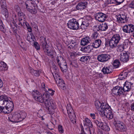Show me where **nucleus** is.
Masks as SVG:
<instances>
[{
  "mask_svg": "<svg viewBox=\"0 0 134 134\" xmlns=\"http://www.w3.org/2000/svg\"><path fill=\"white\" fill-rule=\"evenodd\" d=\"M26 116V113L25 112L19 111L10 115L8 117V119L12 122H18L24 119Z\"/></svg>",
  "mask_w": 134,
  "mask_h": 134,
  "instance_id": "1",
  "label": "nucleus"
},
{
  "mask_svg": "<svg viewBox=\"0 0 134 134\" xmlns=\"http://www.w3.org/2000/svg\"><path fill=\"white\" fill-rule=\"evenodd\" d=\"M83 125L86 134H92L94 132V129L91 121L88 118H85L83 120Z\"/></svg>",
  "mask_w": 134,
  "mask_h": 134,
  "instance_id": "2",
  "label": "nucleus"
},
{
  "mask_svg": "<svg viewBox=\"0 0 134 134\" xmlns=\"http://www.w3.org/2000/svg\"><path fill=\"white\" fill-rule=\"evenodd\" d=\"M43 104L44 106L48 110L49 114H54V110L56 108V107L52 101L48 99V97L46 98Z\"/></svg>",
  "mask_w": 134,
  "mask_h": 134,
  "instance_id": "3",
  "label": "nucleus"
},
{
  "mask_svg": "<svg viewBox=\"0 0 134 134\" xmlns=\"http://www.w3.org/2000/svg\"><path fill=\"white\" fill-rule=\"evenodd\" d=\"M56 60L62 71L66 72L67 70V64L64 58L61 56H57Z\"/></svg>",
  "mask_w": 134,
  "mask_h": 134,
  "instance_id": "4",
  "label": "nucleus"
},
{
  "mask_svg": "<svg viewBox=\"0 0 134 134\" xmlns=\"http://www.w3.org/2000/svg\"><path fill=\"white\" fill-rule=\"evenodd\" d=\"M95 105L97 109L98 110V112L100 115H104L103 113L102 112L104 111V110L106 108L109 107V105L106 104L105 103H103L102 102L97 100L95 102Z\"/></svg>",
  "mask_w": 134,
  "mask_h": 134,
  "instance_id": "5",
  "label": "nucleus"
},
{
  "mask_svg": "<svg viewBox=\"0 0 134 134\" xmlns=\"http://www.w3.org/2000/svg\"><path fill=\"white\" fill-rule=\"evenodd\" d=\"M40 45L42 46L44 52L47 53L48 55L52 57H53L55 52L53 51H49V47L47 44L46 38H44L41 41Z\"/></svg>",
  "mask_w": 134,
  "mask_h": 134,
  "instance_id": "6",
  "label": "nucleus"
},
{
  "mask_svg": "<svg viewBox=\"0 0 134 134\" xmlns=\"http://www.w3.org/2000/svg\"><path fill=\"white\" fill-rule=\"evenodd\" d=\"M121 37L119 34H116L113 35L109 41L110 47L113 48L116 47Z\"/></svg>",
  "mask_w": 134,
  "mask_h": 134,
  "instance_id": "7",
  "label": "nucleus"
},
{
  "mask_svg": "<svg viewBox=\"0 0 134 134\" xmlns=\"http://www.w3.org/2000/svg\"><path fill=\"white\" fill-rule=\"evenodd\" d=\"M25 5L27 10L32 14H36L37 10L35 7L37 5L34 1L32 0H28L25 3Z\"/></svg>",
  "mask_w": 134,
  "mask_h": 134,
  "instance_id": "8",
  "label": "nucleus"
},
{
  "mask_svg": "<svg viewBox=\"0 0 134 134\" xmlns=\"http://www.w3.org/2000/svg\"><path fill=\"white\" fill-rule=\"evenodd\" d=\"M7 100H5V109L6 111H4L6 113V114H8L12 111L14 108V105L13 102L10 101L9 99L10 98L7 96Z\"/></svg>",
  "mask_w": 134,
  "mask_h": 134,
  "instance_id": "9",
  "label": "nucleus"
},
{
  "mask_svg": "<svg viewBox=\"0 0 134 134\" xmlns=\"http://www.w3.org/2000/svg\"><path fill=\"white\" fill-rule=\"evenodd\" d=\"M66 108L70 120L73 124L76 123V117L74 111L70 104H67Z\"/></svg>",
  "mask_w": 134,
  "mask_h": 134,
  "instance_id": "10",
  "label": "nucleus"
},
{
  "mask_svg": "<svg viewBox=\"0 0 134 134\" xmlns=\"http://www.w3.org/2000/svg\"><path fill=\"white\" fill-rule=\"evenodd\" d=\"M67 26L69 28L74 30H77L79 27V23L74 18L68 21Z\"/></svg>",
  "mask_w": 134,
  "mask_h": 134,
  "instance_id": "11",
  "label": "nucleus"
},
{
  "mask_svg": "<svg viewBox=\"0 0 134 134\" xmlns=\"http://www.w3.org/2000/svg\"><path fill=\"white\" fill-rule=\"evenodd\" d=\"M113 123L116 129L118 131L121 132H124L126 131V129L123 122L120 121L114 120Z\"/></svg>",
  "mask_w": 134,
  "mask_h": 134,
  "instance_id": "12",
  "label": "nucleus"
},
{
  "mask_svg": "<svg viewBox=\"0 0 134 134\" xmlns=\"http://www.w3.org/2000/svg\"><path fill=\"white\" fill-rule=\"evenodd\" d=\"M107 108H105L104 110V111H103L102 113H103V116L100 115L101 116L103 117L106 116L109 120H110L112 119L113 118V115L112 112L111 111V108L109 106V107H108Z\"/></svg>",
  "mask_w": 134,
  "mask_h": 134,
  "instance_id": "13",
  "label": "nucleus"
},
{
  "mask_svg": "<svg viewBox=\"0 0 134 134\" xmlns=\"http://www.w3.org/2000/svg\"><path fill=\"white\" fill-rule=\"evenodd\" d=\"M107 17L106 14L102 12H99L96 14L95 18L99 21L103 22L105 20Z\"/></svg>",
  "mask_w": 134,
  "mask_h": 134,
  "instance_id": "14",
  "label": "nucleus"
},
{
  "mask_svg": "<svg viewBox=\"0 0 134 134\" xmlns=\"http://www.w3.org/2000/svg\"><path fill=\"white\" fill-rule=\"evenodd\" d=\"M110 57L107 54H102L97 56V59L98 61L101 62H104L110 59Z\"/></svg>",
  "mask_w": 134,
  "mask_h": 134,
  "instance_id": "15",
  "label": "nucleus"
},
{
  "mask_svg": "<svg viewBox=\"0 0 134 134\" xmlns=\"http://www.w3.org/2000/svg\"><path fill=\"white\" fill-rule=\"evenodd\" d=\"M124 32L130 33L134 31V25L132 24L125 25L122 27Z\"/></svg>",
  "mask_w": 134,
  "mask_h": 134,
  "instance_id": "16",
  "label": "nucleus"
},
{
  "mask_svg": "<svg viewBox=\"0 0 134 134\" xmlns=\"http://www.w3.org/2000/svg\"><path fill=\"white\" fill-rule=\"evenodd\" d=\"M112 92L116 96H122L123 95L124 93L122 88L118 86H116L113 88Z\"/></svg>",
  "mask_w": 134,
  "mask_h": 134,
  "instance_id": "17",
  "label": "nucleus"
},
{
  "mask_svg": "<svg viewBox=\"0 0 134 134\" xmlns=\"http://www.w3.org/2000/svg\"><path fill=\"white\" fill-rule=\"evenodd\" d=\"M130 54L129 53H127L126 52L121 53L119 55L120 61L124 63H126L129 60Z\"/></svg>",
  "mask_w": 134,
  "mask_h": 134,
  "instance_id": "18",
  "label": "nucleus"
},
{
  "mask_svg": "<svg viewBox=\"0 0 134 134\" xmlns=\"http://www.w3.org/2000/svg\"><path fill=\"white\" fill-rule=\"evenodd\" d=\"M133 86H134V84L133 83L131 82H125L122 88L124 92L130 91L132 87Z\"/></svg>",
  "mask_w": 134,
  "mask_h": 134,
  "instance_id": "19",
  "label": "nucleus"
},
{
  "mask_svg": "<svg viewBox=\"0 0 134 134\" xmlns=\"http://www.w3.org/2000/svg\"><path fill=\"white\" fill-rule=\"evenodd\" d=\"M87 2L86 1L80 2L76 5V9L78 10H81L84 9L87 7Z\"/></svg>",
  "mask_w": 134,
  "mask_h": 134,
  "instance_id": "20",
  "label": "nucleus"
},
{
  "mask_svg": "<svg viewBox=\"0 0 134 134\" xmlns=\"http://www.w3.org/2000/svg\"><path fill=\"white\" fill-rule=\"evenodd\" d=\"M47 97V96L46 93L42 95L41 94L35 99V100L41 103H43Z\"/></svg>",
  "mask_w": 134,
  "mask_h": 134,
  "instance_id": "21",
  "label": "nucleus"
},
{
  "mask_svg": "<svg viewBox=\"0 0 134 134\" xmlns=\"http://www.w3.org/2000/svg\"><path fill=\"white\" fill-rule=\"evenodd\" d=\"M112 71L111 66H104L102 70V71L104 74H109Z\"/></svg>",
  "mask_w": 134,
  "mask_h": 134,
  "instance_id": "22",
  "label": "nucleus"
},
{
  "mask_svg": "<svg viewBox=\"0 0 134 134\" xmlns=\"http://www.w3.org/2000/svg\"><path fill=\"white\" fill-rule=\"evenodd\" d=\"M94 48L92 45H89L85 47H82L81 48V50L83 52L89 53Z\"/></svg>",
  "mask_w": 134,
  "mask_h": 134,
  "instance_id": "23",
  "label": "nucleus"
},
{
  "mask_svg": "<svg viewBox=\"0 0 134 134\" xmlns=\"http://www.w3.org/2000/svg\"><path fill=\"white\" fill-rule=\"evenodd\" d=\"M91 41V39L89 37H86L81 40V45L85 46L90 43Z\"/></svg>",
  "mask_w": 134,
  "mask_h": 134,
  "instance_id": "24",
  "label": "nucleus"
},
{
  "mask_svg": "<svg viewBox=\"0 0 134 134\" xmlns=\"http://www.w3.org/2000/svg\"><path fill=\"white\" fill-rule=\"evenodd\" d=\"M7 96L5 95H2L0 96V107L1 108H5V100H7Z\"/></svg>",
  "mask_w": 134,
  "mask_h": 134,
  "instance_id": "25",
  "label": "nucleus"
},
{
  "mask_svg": "<svg viewBox=\"0 0 134 134\" xmlns=\"http://www.w3.org/2000/svg\"><path fill=\"white\" fill-rule=\"evenodd\" d=\"M56 82L58 86L60 87L63 90L65 89V83L62 79L61 78L58 80H57Z\"/></svg>",
  "mask_w": 134,
  "mask_h": 134,
  "instance_id": "26",
  "label": "nucleus"
},
{
  "mask_svg": "<svg viewBox=\"0 0 134 134\" xmlns=\"http://www.w3.org/2000/svg\"><path fill=\"white\" fill-rule=\"evenodd\" d=\"M102 41L100 39L96 40L92 43V45L94 48H97L101 45Z\"/></svg>",
  "mask_w": 134,
  "mask_h": 134,
  "instance_id": "27",
  "label": "nucleus"
},
{
  "mask_svg": "<svg viewBox=\"0 0 134 134\" xmlns=\"http://www.w3.org/2000/svg\"><path fill=\"white\" fill-rule=\"evenodd\" d=\"M90 21L87 20L83 21L80 26V28L82 29H86L89 25Z\"/></svg>",
  "mask_w": 134,
  "mask_h": 134,
  "instance_id": "28",
  "label": "nucleus"
},
{
  "mask_svg": "<svg viewBox=\"0 0 134 134\" xmlns=\"http://www.w3.org/2000/svg\"><path fill=\"white\" fill-rule=\"evenodd\" d=\"M52 73L55 81H57V80H58L61 79L58 74V70H57L56 69L55 70V71H53V72H52Z\"/></svg>",
  "mask_w": 134,
  "mask_h": 134,
  "instance_id": "29",
  "label": "nucleus"
},
{
  "mask_svg": "<svg viewBox=\"0 0 134 134\" xmlns=\"http://www.w3.org/2000/svg\"><path fill=\"white\" fill-rule=\"evenodd\" d=\"M30 72L32 74L36 76H38L41 73V71L40 70H34L33 69L31 70Z\"/></svg>",
  "mask_w": 134,
  "mask_h": 134,
  "instance_id": "30",
  "label": "nucleus"
},
{
  "mask_svg": "<svg viewBox=\"0 0 134 134\" xmlns=\"http://www.w3.org/2000/svg\"><path fill=\"white\" fill-rule=\"evenodd\" d=\"M8 67L6 64L3 62H0V70H6L7 69Z\"/></svg>",
  "mask_w": 134,
  "mask_h": 134,
  "instance_id": "31",
  "label": "nucleus"
},
{
  "mask_svg": "<svg viewBox=\"0 0 134 134\" xmlns=\"http://www.w3.org/2000/svg\"><path fill=\"white\" fill-rule=\"evenodd\" d=\"M98 27L99 30L102 31H104L108 28V25L106 23H105L100 25Z\"/></svg>",
  "mask_w": 134,
  "mask_h": 134,
  "instance_id": "32",
  "label": "nucleus"
},
{
  "mask_svg": "<svg viewBox=\"0 0 134 134\" xmlns=\"http://www.w3.org/2000/svg\"><path fill=\"white\" fill-rule=\"evenodd\" d=\"M40 94V93L37 90H34L32 92L33 97L35 100Z\"/></svg>",
  "mask_w": 134,
  "mask_h": 134,
  "instance_id": "33",
  "label": "nucleus"
},
{
  "mask_svg": "<svg viewBox=\"0 0 134 134\" xmlns=\"http://www.w3.org/2000/svg\"><path fill=\"white\" fill-rule=\"evenodd\" d=\"M94 122L96 124L97 126L101 128L103 125L104 123L100 120H95L94 121Z\"/></svg>",
  "mask_w": 134,
  "mask_h": 134,
  "instance_id": "34",
  "label": "nucleus"
},
{
  "mask_svg": "<svg viewBox=\"0 0 134 134\" xmlns=\"http://www.w3.org/2000/svg\"><path fill=\"white\" fill-rule=\"evenodd\" d=\"M127 74L125 72H123L121 73L119 76L118 79L119 80H123L126 78Z\"/></svg>",
  "mask_w": 134,
  "mask_h": 134,
  "instance_id": "35",
  "label": "nucleus"
},
{
  "mask_svg": "<svg viewBox=\"0 0 134 134\" xmlns=\"http://www.w3.org/2000/svg\"><path fill=\"white\" fill-rule=\"evenodd\" d=\"M120 62L119 60H115L113 63V66L116 68H118L120 65Z\"/></svg>",
  "mask_w": 134,
  "mask_h": 134,
  "instance_id": "36",
  "label": "nucleus"
},
{
  "mask_svg": "<svg viewBox=\"0 0 134 134\" xmlns=\"http://www.w3.org/2000/svg\"><path fill=\"white\" fill-rule=\"evenodd\" d=\"M47 91L46 94L47 96H48V95L49 94L52 96L54 94L55 92L54 90H53L51 88H48V91L47 90V91Z\"/></svg>",
  "mask_w": 134,
  "mask_h": 134,
  "instance_id": "37",
  "label": "nucleus"
},
{
  "mask_svg": "<svg viewBox=\"0 0 134 134\" xmlns=\"http://www.w3.org/2000/svg\"><path fill=\"white\" fill-rule=\"evenodd\" d=\"M117 20L119 22L121 23H125L126 21L125 20H123V18L120 16V14L119 15L117 16Z\"/></svg>",
  "mask_w": 134,
  "mask_h": 134,
  "instance_id": "38",
  "label": "nucleus"
},
{
  "mask_svg": "<svg viewBox=\"0 0 134 134\" xmlns=\"http://www.w3.org/2000/svg\"><path fill=\"white\" fill-rule=\"evenodd\" d=\"M89 57L87 56H83L81 57L80 61L84 62H86L88 60H90Z\"/></svg>",
  "mask_w": 134,
  "mask_h": 134,
  "instance_id": "39",
  "label": "nucleus"
},
{
  "mask_svg": "<svg viewBox=\"0 0 134 134\" xmlns=\"http://www.w3.org/2000/svg\"><path fill=\"white\" fill-rule=\"evenodd\" d=\"M101 129L104 131H109L110 129L109 126L106 124H104L102 127V128Z\"/></svg>",
  "mask_w": 134,
  "mask_h": 134,
  "instance_id": "40",
  "label": "nucleus"
},
{
  "mask_svg": "<svg viewBox=\"0 0 134 134\" xmlns=\"http://www.w3.org/2000/svg\"><path fill=\"white\" fill-rule=\"evenodd\" d=\"M2 13L4 15L5 18H7L8 15V13L7 12V9H5L2 10Z\"/></svg>",
  "mask_w": 134,
  "mask_h": 134,
  "instance_id": "41",
  "label": "nucleus"
},
{
  "mask_svg": "<svg viewBox=\"0 0 134 134\" xmlns=\"http://www.w3.org/2000/svg\"><path fill=\"white\" fill-rule=\"evenodd\" d=\"M26 20V17H19V20L20 22V23L22 25V23L24 24Z\"/></svg>",
  "mask_w": 134,
  "mask_h": 134,
  "instance_id": "42",
  "label": "nucleus"
},
{
  "mask_svg": "<svg viewBox=\"0 0 134 134\" xmlns=\"http://www.w3.org/2000/svg\"><path fill=\"white\" fill-rule=\"evenodd\" d=\"M118 51L121 52L123 51L124 47L123 44H121L119 45L118 46Z\"/></svg>",
  "mask_w": 134,
  "mask_h": 134,
  "instance_id": "43",
  "label": "nucleus"
},
{
  "mask_svg": "<svg viewBox=\"0 0 134 134\" xmlns=\"http://www.w3.org/2000/svg\"><path fill=\"white\" fill-rule=\"evenodd\" d=\"M0 4L1 7L2 8H5L6 6L5 0H1Z\"/></svg>",
  "mask_w": 134,
  "mask_h": 134,
  "instance_id": "44",
  "label": "nucleus"
},
{
  "mask_svg": "<svg viewBox=\"0 0 134 134\" xmlns=\"http://www.w3.org/2000/svg\"><path fill=\"white\" fill-rule=\"evenodd\" d=\"M92 37L94 39L97 38L98 37V34L96 32H94L92 34Z\"/></svg>",
  "mask_w": 134,
  "mask_h": 134,
  "instance_id": "45",
  "label": "nucleus"
},
{
  "mask_svg": "<svg viewBox=\"0 0 134 134\" xmlns=\"http://www.w3.org/2000/svg\"><path fill=\"white\" fill-rule=\"evenodd\" d=\"M58 129L59 131L61 133H62L63 132L64 130L62 126L60 125H59L58 126Z\"/></svg>",
  "mask_w": 134,
  "mask_h": 134,
  "instance_id": "46",
  "label": "nucleus"
},
{
  "mask_svg": "<svg viewBox=\"0 0 134 134\" xmlns=\"http://www.w3.org/2000/svg\"><path fill=\"white\" fill-rule=\"evenodd\" d=\"M34 46L35 47L36 49L37 50H39L40 49V47L38 44L37 42H35L34 44Z\"/></svg>",
  "mask_w": 134,
  "mask_h": 134,
  "instance_id": "47",
  "label": "nucleus"
},
{
  "mask_svg": "<svg viewBox=\"0 0 134 134\" xmlns=\"http://www.w3.org/2000/svg\"><path fill=\"white\" fill-rule=\"evenodd\" d=\"M79 55V54L77 53L76 52H72L71 53L70 55L71 57L73 58L77 57Z\"/></svg>",
  "mask_w": 134,
  "mask_h": 134,
  "instance_id": "48",
  "label": "nucleus"
},
{
  "mask_svg": "<svg viewBox=\"0 0 134 134\" xmlns=\"http://www.w3.org/2000/svg\"><path fill=\"white\" fill-rule=\"evenodd\" d=\"M18 14L19 17H26L24 13L23 12H18Z\"/></svg>",
  "mask_w": 134,
  "mask_h": 134,
  "instance_id": "49",
  "label": "nucleus"
},
{
  "mask_svg": "<svg viewBox=\"0 0 134 134\" xmlns=\"http://www.w3.org/2000/svg\"><path fill=\"white\" fill-rule=\"evenodd\" d=\"M129 7L134 9V0L131 1L129 5Z\"/></svg>",
  "mask_w": 134,
  "mask_h": 134,
  "instance_id": "50",
  "label": "nucleus"
},
{
  "mask_svg": "<svg viewBox=\"0 0 134 134\" xmlns=\"http://www.w3.org/2000/svg\"><path fill=\"white\" fill-rule=\"evenodd\" d=\"M108 3L110 4H115L116 2V0H108Z\"/></svg>",
  "mask_w": 134,
  "mask_h": 134,
  "instance_id": "51",
  "label": "nucleus"
},
{
  "mask_svg": "<svg viewBox=\"0 0 134 134\" xmlns=\"http://www.w3.org/2000/svg\"><path fill=\"white\" fill-rule=\"evenodd\" d=\"M70 45L72 46L73 47V49H75L77 47V43L76 42H74V44H73V42H72L70 44Z\"/></svg>",
  "mask_w": 134,
  "mask_h": 134,
  "instance_id": "52",
  "label": "nucleus"
},
{
  "mask_svg": "<svg viewBox=\"0 0 134 134\" xmlns=\"http://www.w3.org/2000/svg\"><path fill=\"white\" fill-rule=\"evenodd\" d=\"M120 15L123 18V20H125L126 21L127 20V18L125 15L122 14H120Z\"/></svg>",
  "mask_w": 134,
  "mask_h": 134,
  "instance_id": "53",
  "label": "nucleus"
},
{
  "mask_svg": "<svg viewBox=\"0 0 134 134\" xmlns=\"http://www.w3.org/2000/svg\"><path fill=\"white\" fill-rule=\"evenodd\" d=\"M2 107H0V113L3 112L4 113L6 114V113L4 111H6L5 109V108H1Z\"/></svg>",
  "mask_w": 134,
  "mask_h": 134,
  "instance_id": "54",
  "label": "nucleus"
},
{
  "mask_svg": "<svg viewBox=\"0 0 134 134\" xmlns=\"http://www.w3.org/2000/svg\"><path fill=\"white\" fill-rule=\"evenodd\" d=\"M41 87L42 89H44L45 91H47V90L46 89H45L46 87L45 86V83L44 82H43L42 83Z\"/></svg>",
  "mask_w": 134,
  "mask_h": 134,
  "instance_id": "55",
  "label": "nucleus"
},
{
  "mask_svg": "<svg viewBox=\"0 0 134 134\" xmlns=\"http://www.w3.org/2000/svg\"><path fill=\"white\" fill-rule=\"evenodd\" d=\"M15 8L16 9V11L18 13V12H21L20 11V8L18 6H16L15 7Z\"/></svg>",
  "mask_w": 134,
  "mask_h": 134,
  "instance_id": "56",
  "label": "nucleus"
},
{
  "mask_svg": "<svg viewBox=\"0 0 134 134\" xmlns=\"http://www.w3.org/2000/svg\"><path fill=\"white\" fill-rule=\"evenodd\" d=\"M81 134H86L85 133L86 131H85L83 130V126L81 125Z\"/></svg>",
  "mask_w": 134,
  "mask_h": 134,
  "instance_id": "57",
  "label": "nucleus"
},
{
  "mask_svg": "<svg viewBox=\"0 0 134 134\" xmlns=\"http://www.w3.org/2000/svg\"><path fill=\"white\" fill-rule=\"evenodd\" d=\"M90 116L93 119H95V115L94 114L91 113L90 114Z\"/></svg>",
  "mask_w": 134,
  "mask_h": 134,
  "instance_id": "58",
  "label": "nucleus"
},
{
  "mask_svg": "<svg viewBox=\"0 0 134 134\" xmlns=\"http://www.w3.org/2000/svg\"><path fill=\"white\" fill-rule=\"evenodd\" d=\"M117 3H118L119 4H120L122 3L125 0H116Z\"/></svg>",
  "mask_w": 134,
  "mask_h": 134,
  "instance_id": "59",
  "label": "nucleus"
},
{
  "mask_svg": "<svg viewBox=\"0 0 134 134\" xmlns=\"http://www.w3.org/2000/svg\"><path fill=\"white\" fill-rule=\"evenodd\" d=\"M101 130H98L97 132V134H105Z\"/></svg>",
  "mask_w": 134,
  "mask_h": 134,
  "instance_id": "60",
  "label": "nucleus"
},
{
  "mask_svg": "<svg viewBox=\"0 0 134 134\" xmlns=\"http://www.w3.org/2000/svg\"><path fill=\"white\" fill-rule=\"evenodd\" d=\"M131 110L134 111V103H132L131 105Z\"/></svg>",
  "mask_w": 134,
  "mask_h": 134,
  "instance_id": "61",
  "label": "nucleus"
},
{
  "mask_svg": "<svg viewBox=\"0 0 134 134\" xmlns=\"http://www.w3.org/2000/svg\"><path fill=\"white\" fill-rule=\"evenodd\" d=\"M3 83L2 81L0 78V88H1L3 87Z\"/></svg>",
  "mask_w": 134,
  "mask_h": 134,
  "instance_id": "62",
  "label": "nucleus"
},
{
  "mask_svg": "<svg viewBox=\"0 0 134 134\" xmlns=\"http://www.w3.org/2000/svg\"><path fill=\"white\" fill-rule=\"evenodd\" d=\"M27 29L28 30V31L29 32H31L32 31V28L31 27H29L28 28H27Z\"/></svg>",
  "mask_w": 134,
  "mask_h": 134,
  "instance_id": "63",
  "label": "nucleus"
},
{
  "mask_svg": "<svg viewBox=\"0 0 134 134\" xmlns=\"http://www.w3.org/2000/svg\"><path fill=\"white\" fill-rule=\"evenodd\" d=\"M24 22H25V23H24V24H24H24H25L27 28H28L30 27L29 26V25L25 21Z\"/></svg>",
  "mask_w": 134,
  "mask_h": 134,
  "instance_id": "64",
  "label": "nucleus"
}]
</instances>
